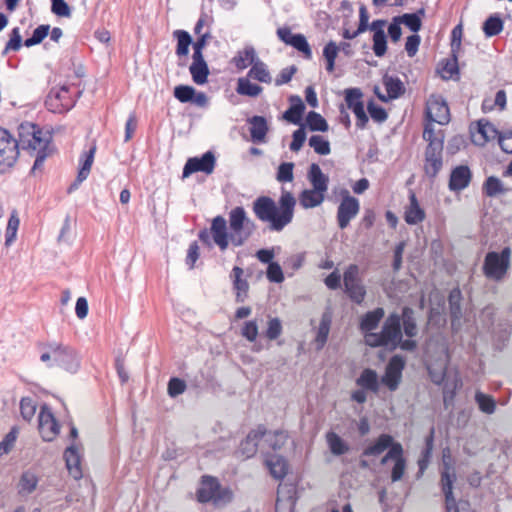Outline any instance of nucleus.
Listing matches in <instances>:
<instances>
[{
    "instance_id": "8fccbe9b",
    "label": "nucleus",
    "mask_w": 512,
    "mask_h": 512,
    "mask_svg": "<svg viewBox=\"0 0 512 512\" xmlns=\"http://www.w3.org/2000/svg\"><path fill=\"white\" fill-rule=\"evenodd\" d=\"M475 401L479 406V409L486 414H493L496 408V403L494 399L486 395L482 392H477L475 394Z\"/></svg>"
},
{
    "instance_id": "4468645a",
    "label": "nucleus",
    "mask_w": 512,
    "mask_h": 512,
    "mask_svg": "<svg viewBox=\"0 0 512 512\" xmlns=\"http://www.w3.org/2000/svg\"><path fill=\"white\" fill-rule=\"evenodd\" d=\"M215 167V156L208 151L201 157L188 159L183 169V177L186 178L195 172L211 174Z\"/></svg>"
},
{
    "instance_id": "c9c22d12",
    "label": "nucleus",
    "mask_w": 512,
    "mask_h": 512,
    "mask_svg": "<svg viewBox=\"0 0 512 512\" xmlns=\"http://www.w3.org/2000/svg\"><path fill=\"white\" fill-rule=\"evenodd\" d=\"M356 384L366 390L374 393L379 391V379L376 371L372 369H364L356 380Z\"/></svg>"
},
{
    "instance_id": "a878e982",
    "label": "nucleus",
    "mask_w": 512,
    "mask_h": 512,
    "mask_svg": "<svg viewBox=\"0 0 512 512\" xmlns=\"http://www.w3.org/2000/svg\"><path fill=\"white\" fill-rule=\"evenodd\" d=\"M308 180L312 185V189L326 195L328 191L329 178L326 176L319 165L313 163L308 171Z\"/></svg>"
},
{
    "instance_id": "338daca9",
    "label": "nucleus",
    "mask_w": 512,
    "mask_h": 512,
    "mask_svg": "<svg viewBox=\"0 0 512 512\" xmlns=\"http://www.w3.org/2000/svg\"><path fill=\"white\" fill-rule=\"evenodd\" d=\"M293 168L294 164L290 162L282 163L278 167L277 171V180L279 182H291L294 178L293 176Z\"/></svg>"
},
{
    "instance_id": "a211bd4d",
    "label": "nucleus",
    "mask_w": 512,
    "mask_h": 512,
    "mask_svg": "<svg viewBox=\"0 0 512 512\" xmlns=\"http://www.w3.org/2000/svg\"><path fill=\"white\" fill-rule=\"evenodd\" d=\"M499 136L498 130L488 121L480 120L475 129H471L472 142L478 146H484L487 142Z\"/></svg>"
},
{
    "instance_id": "e2e57ef3",
    "label": "nucleus",
    "mask_w": 512,
    "mask_h": 512,
    "mask_svg": "<svg viewBox=\"0 0 512 512\" xmlns=\"http://www.w3.org/2000/svg\"><path fill=\"white\" fill-rule=\"evenodd\" d=\"M258 324L256 320L246 321L242 327L241 335L250 342H254L258 336Z\"/></svg>"
},
{
    "instance_id": "09e8293b",
    "label": "nucleus",
    "mask_w": 512,
    "mask_h": 512,
    "mask_svg": "<svg viewBox=\"0 0 512 512\" xmlns=\"http://www.w3.org/2000/svg\"><path fill=\"white\" fill-rule=\"evenodd\" d=\"M340 47L333 41L326 44L323 49V56L326 60V70L333 72L335 67V59L337 58Z\"/></svg>"
},
{
    "instance_id": "39448f33",
    "label": "nucleus",
    "mask_w": 512,
    "mask_h": 512,
    "mask_svg": "<svg viewBox=\"0 0 512 512\" xmlns=\"http://www.w3.org/2000/svg\"><path fill=\"white\" fill-rule=\"evenodd\" d=\"M40 360L48 367H61L70 373H75L80 366L77 353L72 348L57 342L46 345Z\"/></svg>"
},
{
    "instance_id": "bf43d9fd",
    "label": "nucleus",
    "mask_w": 512,
    "mask_h": 512,
    "mask_svg": "<svg viewBox=\"0 0 512 512\" xmlns=\"http://www.w3.org/2000/svg\"><path fill=\"white\" fill-rule=\"evenodd\" d=\"M195 94V89L187 85H179L174 89V96L182 103L191 102Z\"/></svg>"
},
{
    "instance_id": "f257e3e1",
    "label": "nucleus",
    "mask_w": 512,
    "mask_h": 512,
    "mask_svg": "<svg viewBox=\"0 0 512 512\" xmlns=\"http://www.w3.org/2000/svg\"><path fill=\"white\" fill-rule=\"evenodd\" d=\"M255 229L254 222L248 218L243 207H235L229 213V226L222 216H217L211 224L214 243L224 251L229 243L234 246L243 245Z\"/></svg>"
},
{
    "instance_id": "f704fd0d",
    "label": "nucleus",
    "mask_w": 512,
    "mask_h": 512,
    "mask_svg": "<svg viewBox=\"0 0 512 512\" xmlns=\"http://www.w3.org/2000/svg\"><path fill=\"white\" fill-rule=\"evenodd\" d=\"M325 200V195L314 189H305L299 195L300 205L304 209H310L320 206Z\"/></svg>"
},
{
    "instance_id": "5701e85b",
    "label": "nucleus",
    "mask_w": 512,
    "mask_h": 512,
    "mask_svg": "<svg viewBox=\"0 0 512 512\" xmlns=\"http://www.w3.org/2000/svg\"><path fill=\"white\" fill-rule=\"evenodd\" d=\"M263 435L264 429L262 427L252 430L240 444L239 453L241 456L244 458L252 457L256 453L258 443L263 438Z\"/></svg>"
},
{
    "instance_id": "2f4dec72",
    "label": "nucleus",
    "mask_w": 512,
    "mask_h": 512,
    "mask_svg": "<svg viewBox=\"0 0 512 512\" xmlns=\"http://www.w3.org/2000/svg\"><path fill=\"white\" fill-rule=\"evenodd\" d=\"M461 299V291L458 288L452 289L449 294L448 302L451 315V324L453 327L460 325V320L462 318Z\"/></svg>"
},
{
    "instance_id": "7c9ffc66",
    "label": "nucleus",
    "mask_w": 512,
    "mask_h": 512,
    "mask_svg": "<svg viewBox=\"0 0 512 512\" xmlns=\"http://www.w3.org/2000/svg\"><path fill=\"white\" fill-rule=\"evenodd\" d=\"M219 490V484L217 480L210 476H204L201 487L197 492L198 500L200 502L213 501Z\"/></svg>"
},
{
    "instance_id": "58836bf2",
    "label": "nucleus",
    "mask_w": 512,
    "mask_h": 512,
    "mask_svg": "<svg viewBox=\"0 0 512 512\" xmlns=\"http://www.w3.org/2000/svg\"><path fill=\"white\" fill-rule=\"evenodd\" d=\"M266 465L271 475L276 479H281L287 474V462L279 455H272L266 459Z\"/></svg>"
},
{
    "instance_id": "0e129e2a",
    "label": "nucleus",
    "mask_w": 512,
    "mask_h": 512,
    "mask_svg": "<svg viewBox=\"0 0 512 512\" xmlns=\"http://www.w3.org/2000/svg\"><path fill=\"white\" fill-rule=\"evenodd\" d=\"M362 92L359 88H349L345 90V101L349 109H353L355 105L361 104Z\"/></svg>"
},
{
    "instance_id": "864d4df0",
    "label": "nucleus",
    "mask_w": 512,
    "mask_h": 512,
    "mask_svg": "<svg viewBox=\"0 0 512 512\" xmlns=\"http://www.w3.org/2000/svg\"><path fill=\"white\" fill-rule=\"evenodd\" d=\"M307 124L312 131H322L325 132L328 130V124L326 120L316 112H309L306 118Z\"/></svg>"
},
{
    "instance_id": "680f3d73",
    "label": "nucleus",
    "mask_w": 512,
    "mask_h": 512,
    "mask_svg": "<svg viewBox=\"0 0 512 512\" xmlns=\"http://www.w3.org/2000/svg\"><path fill=\"white\" fill-rule=\"evenodd\" d=\"M282 333V324L278 318H270L267 323V329L265 332L266 337L269 340L277 339Z\"/></svg>"
},
{
    "instance_id": "72a5a7b5",
    "label": "nucleus",
    "mask_w": 512,
    "mask_h": 512,
    "mask_svg": "<svg viewBox=\"0 0 512 512\" xmlns=\"http://www.w3.org/2000/svg\"><path fill=\"white\" fill-rule=\"evenodd\" d=\"M38 482L39 477L34 471H24L18 483V493L23 496L33 493L38 486Z\"/></svg>"
},
{
    "instance_id": "603ef678",
    "label": "nucleus",
    "mask_w": 512,
    "mask_h": 512,
    "mask_svg": "<svg viewBox=\"0 0 512 512\" xmlns=\"http://www.w3.org/2000/svg\"><path fill=\"white\" fill-rule=\"evenodd\" d=\"M503 29V22L497 16L489 17L483 25V31L486 36L492 37L498 35Z\"/></svg>"
},
{
    "instance_id": "412c9836",
    "label": "nucleus",
    "mask_w": 512,
    "mask_h": 512,
    "mask_svg": "<svg viewBox=\"0 0 512 512\" xmlns=\"http://www.w3.org/2000/svg\"><path fill=\"white\" fill-rule=\"evenodd\" d=\"M384 20H375L370 25V30L373 34V51L377 57H382L387 50L386 35L384 32Z\"/></svg>"
},
{
    "instance_id": "f3484780",
    "label": "nucleus",
    "mask_w": 512,
    "mask_h": 512,
    "mask_svg": "<svg viewBox=\"0 0 512 512\" xmlns=\"http://www.w3.org/2000/svg\"><path fill=\"white\" fill-rule=\"evenodd\" d=\"M296 502V488L293 484H280L275 505L276 512H293Z\"/></svg>"
},
{
    "instance_id": "c756f323",
    "label": "nucleus",
    "mask_w": 512,
    "mask_h": 512,
    "mask_svg": "<svg viewBox=\"0 0 512 512\" xmlns=\"http://www.w3.org/2000/svg\"><path fill=\"white\" fill-rule=\"evenodd\" d=\"M243 274V269L238 266H235L231 273L233 287L236 291V302L238 303H242L245 301L249 289L248 282L242 278Z\"/></svg>"
},
{
    "instance_id": "3c124183",
    "label": "nucleus",
    "mask_w": 512,
    "mask_h": 512,
    "mask_svg": "<svg viewBox=\"0 0 512 512\" xmlns=\"http://www.w3.org/2000/svg\"><path fill=\"white\" fill-rule=\"evenodd\" d=\"M345 291L348 296L357 304H361L365 298L366 290L361 282L351 283V285H344Z\"/></svg>"
},
{
    "instance_id": "5fc2aeb1",
    "label": "nucleus",
    "mask_w": 512,
    "mask_h": 512,
    "mask_svg": "<svg viewBox=\"0 0 512 512\" xmlns=\"http://www.w3.org/2000/svg\"><path fill=\"white\" fill-rule=\"evenodd\" d=\"M309 145L320 155H328L331 151L329 142L320 135L311 136L309 139Z\"/></svg>"
},
{
    "instance_id": "b1692460",
    "label": "nucleus",
    "mask_w": 512,
    "mask_h": 512,
    "mask_svg": "<svg viewBox=\"0 0 512 512\" xmlns=\"http://www.w3.org/2000/svg\"><path fill=\"white\" fill-rule=\"evenodd\" d=\"M397 442L389 434H381L374 442L370 443L363 451L364 456L377 457L381 455L386 449H392L393 445Z\"/></svg>"
},
{
    "instance_id": "4c0bfd02",
    "label": "nucleus",
    "mask_w": 512,
    "mask_h": 512,
    "mask_svg": "<svg viewBox=\"0 0 512 512\" xmlns=\"http://www.w3.org/2000/svg\"><path fill=\"white\" fill-rule=\"evenodd\" d=\"M401 318V328L403 327L404 334L412 339L418 334V328L416 325V321L414 318V312L411 308L405 307L402 310Z\"/></svg>"
},
{
    "instance_id": "7ed1b4c3",
    "label": "nucleus",
    "mask_w": 512,
    "mask_h": 512,
    "mask_svg": "<svg viewBox=\"0 0 512 512\" xmlns=\"http://www.w3.org/2000/svg\"><path fill=\"white\" fill-rule=\"evenodd\" d=\"M19 140L18 144L23 150L34 152L36 159L31 169L32 173L40 170L45 159L51 152V134L48 131L42 130L37 125L25 122L19 126Z\"/></svg>"
},
{
    "instance_id": "20e7f679",
    "label": "nucleus",
    "mask_w": 512,
    "mask_h": 512,
    "mask_svg": "<svg viewBox=\"0 0 512 512\" xmlns=\"http://www.w3.org/2000/svg\"><path fill=\"white\" fill-rule=\"evenodd\" d=\"M365 344L371 347L385 346L392 349L400 346L405 351H413L417 346L413 339L402 340L401 318L396 313H392L386 318L380 332L367 334Z\"/></svg>"
},
{
    "instance_id": "1a4fd4ad",
    "label": "nucleus",
    "mask_w": 512,
    "mask_h": 512,
    "mask_svg": "<svg viewBox=\"0 0 512 512\" xmlns=\"http://www.w3.org/2000/svg\"><path fill=\"white\" fill-rule=\"evenodd\" d=\"M74 104L75 100L70 93V87L66 85L51 89L46 99L47 108L54 113L66 112Z\"/></svg>"
},
{
    "instance_id": "13d9d810",
    "label": "nucleus",
    "mask_w": 512,
    "mask_h": 512,
    "mask_svg": "<svg viewBox=\"0 0 512 512\" xmlns=\"http://www.w3.org/2000/svg\"><path fill=\"white\" fill-rule=\"evenodd\" d=\"M21 46L22 36L20 34V29L16 27L11 31L10 39L7 42L2 54L6 55L9 51H18Z\"/></svg>"
},
{
    "instance_id": "79ce46f5",
    "label": "nucleus",
    "mask_w": 512,
    "mask_h": 512,
    "mask_svg": "<svg viewBox=\"0 0 512 512\" xmlns=\"http://www.w3.org/2000/svg\"><path fill=\"white\" fill-rule=\"evenodd\" d=\"M330 325H331V315L328 312L323 313L321 317V321L317 330V335L315 338V342L317 344V348L321 349L328 338V334L330 331Z\"/></svg>"
},
{
    "instance_id": "f03ea898",
    "label": "nucleus",
    "mask_w": 512,
    "mask_h": 512,
    "mask_svg": "<svg viewBox=\"0 0 512 512\" xmlns=\"http://www.w3.org/2000/svg\"><path fill=\"white\" fill-rule=\"evenodd\" d=\"M296 199L293 194L282 189L278 202L271 197L260 196L253 202V212L269 230L281 232L294 218Z\"/></svg>"
},
{
    "instance_id": "052dcab7",
    "label": "nucleus",
    "mask_w": 512,
    "mask_h": 512,
    "mask_svg": "<svg viewBox=\"0 0 512 512\" xmlns=\"http://www.w3.org/2000/svg\"><path fill=\"white\" fill-rule=\"evenodd\" d=\"M292 47L297 49L298 51L305 54L306 57H311V49L306 40V38L302 34H295V36L291 39L290 44Z\"/></svg>"
},
{
    "instance_id": "393cba45",
    "label": "nucleus",
    "mask_w": 512,
    "mask_h": 512,
    "mask_svg": "<svg viewBox=\"0 0 512 512\" xmlns=\"http://www.w3.org/2000/svg\"><path fill=\"white\" fill-rule=\"evenodd\" d=\"M250 124V136L254 143H264L268 132V124L264 117L253 116L248 120Z\"/></svg>"
},
{
    "instance_id": "e433bc0d",
    "label": "nucleus",
    "mask_w": 512,
    "mask_h": 512,
    "mask_svg": "<svg viewBox=\"0 0 512 512\" xmlns=\"http://www.w3.org/2000/svg\"><path fill=\"white\" fill-rule=\"evenodd\" d=\"M326 442L330 452L335 456H341L349 451V445L337 433L329 431L326 433Z\"/></svg>"
},
{
    "instance_id": "a19ab883",
    "label": "nucleus",
    "mask_w": 512,
    "mask_h": 512,
    "mask_svg": "<svg viewBox=\"0 0 512 512\" xmlns=\"http://www.w3.org/2000/svg\"><path fill=\"white\" fill-rule=\"evenodd\" d=\"M247 76L261 83L270 84L272 82V76L267 65L259 59L252 65Z\"/></svg>"
},
{
    "instance_id": "dca6fc26",
    "label": "nucleus",
    "mask_w": 512,
    "mask_h": 512,
    "mask_svg": "<svg viewBox=\"0 0 512 512\" xmlns=\"http://www.w3.org/2000/svg\"><path fill=\"white\" fill-rule=\"evenodd\" d=\"M389 460L395 461L391 479L393 482L399 481L403 477L406 468V461L403 457V447L400 443L393 445L392 449L382 458L381 464H386Z\"/></svg>"
},
{
    "instance_id": "c85d7f7f",
    "label": "nucleus",
    "mask_w": 512,
    "mask_h": 512,
    "mask_svg": "<svg viewBox=\"0 0 512 512\" xmlns=\"http://www.w3.org/2000/svg\"><path fill=\"white\" fill-rule=\"evenodd\" d=\"M190 73L193 81L198 85H203L207 82L209 75L208 65L204 57L192 56V63L190 65Z\"/></svg>"
},
{
    "instance_id": "a18cd8bd",
    "label": "nucleus",
    "mask_w": 512,
    "mask_h": 512,
    "mask_svg": "<svg viewBox=\"0 0 512 512\" xmlns=\"http://www.w3.org/2000/svg\"><path fill=\"white\" fill-rule=\"evenodd\" d=\"M420 15H424V9H420L417 13H406L395 18L400 24L406 25L411 31L416 33L421 28Z\"/></svg>"
},
{
    "instance_id": "4d7b16f0",
    "label": "nucleus",
    "mask_w": 512,
    "mask_h": 512,
    "mask_svg": "<svg viewBox=\"0 0 512 512\" xmlns=\"http://www.w3.org/2000/svg\"><path fill=\"white\" fill-rule=\"evenodd\" d=\"M36 404L29 398H22L20 401V413L24 420L31 421L36 413Z\"/></svg>"
},
{
    "instance_id": "774afa93",
    "label": "nucleus",
    "mask_w": 512,
    "mask_h": 512,
    "mask_svg": "<svg viewBox=\"0 0 512 512\" xmlns=\"http://www.w3.org/2000/svg\"><path fill=\"white\" fill-rule=\"evenodd\" d=\"M267 278L274 283H282L284 275L281 266L276 262H271L267 269Z\"/></svg>"
},
{
    "instance_id": "6ab92c4d",
    "label": "nucleus",
    "mask_w": 512,
    "mask_h": 512,
    "mask_svg": "<svg viewBox=\"0 0 512 512\" xmlns=\"http://www.w3.org/2000/svg\"><path fill=\"white\" fill-rule=\"evenodd\" d=\"M383 85L385 87L386 93L382 94L378 87L375 88V93L378 98L384 102H388L389 100L400 97L405 91L403 83L400 79L388 75L384 76Z\"/></svg>"
},
{
    "instance_id": "423d86ee",
    "label": "nucleus",
    "mask_w": 512,
    "mask_h": 512,
    "mask_svg": "<svg viewBox=\"0 0 512 512\" xmlns=\"http://www.w3.org/2000/svg\"><path fill=\"white\" fill-rule=\"evenodd\" d=\"M456 481L455 469L451 464L450 456L443 454V468L441 471V487L445 495L446 512H472L467 502L457 504L453 496V484Z\"/></svg>"
},
{
    "instance_id": "de8ad7c7",
    "label": "nucleus",
    "mask_w": 512,
    "mask_h": 512,
    "mask_svg": "<svg viewBox=\"0 0 512 512\" xmlns=\"http://www.w3.org/2000/svg\"><path fill=\"white\" fill-rule=\"evenodd\" d=\"M174 37L177 39L176 54L180 57L187 56L192 42L189 33L184 30H176L174 31Z\"/></svg>"
},
{
    "instance_id": "473e14b6",
    "label": "nucleus",
    "mask_w": 512,
    "mask_h": 512,
    "mask_svg": "<svg viewBox=\"0 0 512 512\" xmlns=\"http://www.w3.org/2000/svg\"><path fill=\"white\" fill-rule=\"evenodd\" d=\"M257 60L255 49L251 46H246L244 49L237 52L232 59V63L238 70H244L249 65H253Z\"/></svg>"
},
{
    "instance_id": "ddd939ff",
    "label": "nucleus",
    "mask_w": 512,
    "mask_h": 512,
    "mask_svg": "<svg viewBox=\"0 0 512 512\" xmlns=\"http://www.w3.org/2000/svg\"><path fill=\"white\" fill-rule=\"evenodd\" d=\"M404 366V359L398 355L393 356L388 362L381 382L386 385L390 391H395L398 388Z\"/></svg>"
},
{
    "instance_id": "bb28decb",
    "label": "nucleus",
    "mask_w": 512,
    "mask_h": 512,
    "mask_svg": "<svg viewBox=\"0 0 512 512\" xmlns=\"http://www.w3.org/2000/svg\"><path fill=\"white\" fill-rule=\"evenodd\" d=\"M410 203L405 208L404 219L409 225H416L425 219V212L420 207L418 200L413 192L409 196Z\"/></svg>"
},
{
    "instance_id": "ea45409f",
    "label": "nucleus",
    "mask_w": 512,
    "mask_h": 512,
    "mask_svg": "<svg viewBox=\"0 0 512 512\" xmlns=\"http://www.w3.org/2000/svg\"><path fill=\"white\" fill-rule=\"evenodd\" d=\"M250 79L248 76L238 78L236 92L239 95L257 97L262 93L263 88L258 84L252 83Z\"/></svg>"
},
{
    "instance_id": "f8f14e48",
    "label": "nucleus",
    "mask_w": 512,
    "mask_h": 512,
    "mask_svg": "<svg viewBox=\"0 0 512 512\" xmlns=\"http://www.w3.org/2000/svg\"><path fill=\"white\" fill-rule=\"evenodd\" d=\"M426 116L430 122L445 125L450 121L447 103L439 95H431L426 103Z\"/></svg>"
},
{
    "instance_id": "37998d69",
    "label": "nucleus",
    "mask_w": 512,
    "mask_h": 512,
    "mask_svg": "<svg viewBox=\"0 0 512 512\" xmlns=\"http://www.w3.org/2000/svg\"><path fill=\"white\" fill-rule=\"evenodd\" d=\"M95 152H96V147L93 146L87 152L84 153L83 159L81 161V167H80L78 175H77L78 183L83 182L89 176L91 167H92V164L94 161Z\"/></svg>"
},
{
    "instance_id": "0eeeda50",
    "label": "nucleus",
    "mask_w": 512,
    "mask_h": 512,
    "mask_svg": "<svg viewBox=\"0 0 512 512\" xmlns=\"http://www.w3.org/2000/svg\"><path fill=\"white\" fill-rule=\"evenodd\" d=\"M511 254L509 247H505L500 253H487L483 265L484 274L493 280L503 279L510 267Z\"/></svg>"
},
{
    "instance_id": "6e6d98bb",
    "label": "nucleus",
    "mask_w": 512,
    "mask_h": 512,
    "mask_svg": "<svg viewBox=\"0 0 512 512\" xmlns=\"http://www.w3.org/2000/svg\"><path fill=\"white\" fill-rule=\"evenodd\" d=\"M49 25H40L34 31L30 38L26 39L24 45L26 47H32L41 43L49 34Z\"/></svg>"
},
{
    "instance_id": "c03bdc74",
    "label": "nucleus",
    "mask_w": 512,
    "mask_h": 512,
    "mask_svg": "<svg viewBox=\"0 0 512 512\" xmlns=\"http://www.w3.org/2000/svg\"><path fill=\"white\" fill-rule=\"evenodd\" d=\"M263 438L265 442L269 444V446L273 450H280L288 440V434L285 431H270L266 432L264 430Z\"/></svg>"
},
{
    "instance_id": "2eb2a0df",
    "label": "nucleus",
    "mask_w": 512,
    "mask_h": 512,
    "mask_svg": "<svg viewBox=\"0 0 512 512\" xmlns=\"http://www.w3.org/2000/svg\"><path fill=\"white\" fill-rule=\"evenodd\" d=\"M443 143L434 140L429 143L426 149L425 171L430 176H435L442 167Z\"/></svg>"
},
{
    "instance_id": "9d476101",
    "label": "nucleus",
    "mask_w": 512,
    "mask_h": 512,
    "mask_svg": "<svg viewBox=\"0 0 512 512\" xmlns=\"http://www.w3.org/2000/svg\"><path fill=\"white\" fill-rule=\"evenodd\" d=\"M38 430L46 442L53 441L60 432V425L47 405L41 406L39 410Z\"/></svg>"
},
{
    "instance_id": "69168bd1",
    "label": "nucleus",
    "mask_w": 512,
    "mask_h": 512,
    "mask_svg": "<svg viewBox=\"0 0 512 512\" xmlns=\"http://www.w3.org/2000/svg\"><path fill=\"white\" fill-rule=\"evenodd\" d=\"M484 191L486 195L492 197L503 192L502 183L496 177H489L484 184Z\"/></svg>"
},
{
    "instance_id": "9b49d317",
    "label": "nucleus",
    "mask_w": 512,
    "mask_h": 512,
    "mask_svg": "<svg viewBox=\"0 0 512 512\" xmlns=\"http://www.w3.org/2000/svg\"><path fill=\"white\" fill-rule=\"evenodd\" d=\"M360 211V202L357 198L351 196L348 191L342 197L337 209V223L341 229L348 227L350 222L358 215Z\"/></svg>"
},
{
    "instance_id": "4be33fe9",
    "label": "nucleus",
    "mask_w": 512,
    "mask_h": 512,
    "mask_svg": "<svg viewBox=\"0 0 512 512\" xmlns=\"http://www.w3.org/2000/svg\"><path fill=\"white\" fill-rule=\"evenodd\" d=\"M471 181V171L467 166L460 165L454 168L450 175L449 189L451 191H461L465 189Z\"/></svg>"
},
{
    "instance_id": "cd10ccee",
    "label": "nucleus",
    "mask_w": 512,
    "mask_h": 512,
    "mask_svg": "<svg viewBox=\"0 0 512 512\" xmlns=\"http://www.w3.org/2000/svg\"><path fill=\"white\" fill-rule=\"evenodd\" d=\"M385 315L383 308H376L373 311L367 312L360 321V330L364 333V337L378 327L380 321Z\"/></svg>"
},
{
    "instance_id": "6e6552de",
    "label": "nucleus",
    "mask_w": 512,
    "mask_h": 512,
    "mask_svg": "<svg viewBox=\"0 0 512 512\" xmlns=\"http://www.w3.org/2000/svg\"><path fill=\"white\" fill-rule=\"evenodd\" d=\"M18 157V141L8 130L0 128V173H5L12 168Z\"/></svg>"
},
{
    "instance_id": "aec40b11",
    "label": "nucleus",
    "mask_w": 512,
    "mask_h": 512,
    "mask_svg": "<svg viewBox=\"0 0 512 512\" xmlns=\"http://www.w3.org/2000/svg\"><path fill=\"white\" fill-rule=\"evenodd\" d=\"M66 467L75 479L82 477L80 447L75 443L68 446L64 452Z\"/></svg>"
},
{
    "instance_id": "49530a36",
    "label": "nucleus",
    "mask_w": 512,
    "mask_h": 512,
    "mask_svg": "<svg viewBox=\"0 0 512 512\" xmlns=\"http://www.w3.org/2000/svg\"><path fill=\"white\" fill-rule=\"evenodd\" d=\"M296 100V103L292 104L291 107L284 113L283 117L287 121L298 124L301 120V116L305 109V106L299 97H291V101Z\"/></svg>"
}]
</instances>
